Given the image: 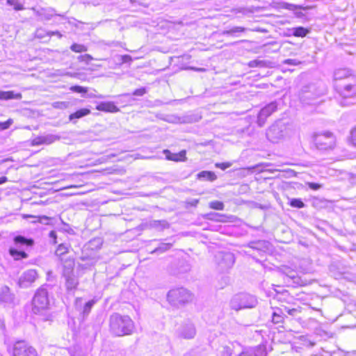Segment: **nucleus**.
I'll list each match as a JSON object with an SVG mask.
<instances>
[{
    "instance_id": "1",
    "label": "nucleus",
    "mask_w": 356,
    "mask_h": 356,
    "mask_svg": "<svg viewBox=\"0 0 356 356\" xmlns=\"http://www.w3.org/2000/svg\"><path fill=\"white\" fill-rule=\"evenodd\" d=\"M334 87L341 98L339 103L342 106L356 103V76L348 68H339L334 72Z\"/></svg>"
},
{
    "instance_id": "2",
    "label": "nucleus",
    "mask_w": 356,
    "mask_h": 356,
    "mask_svg": "<svg viewBox=\"0 0 356 356\" xmlns=\"http://www.w3.org/2000/svg\"><path fill=\"white\" fill-rule=\"evenodd\" d=\"M134 327V323L129 316L114 313L110 316V332L116 337L130 335L133 333Z\"/></svg>"
},
{
    "instance_id": "3",
    "label": "nucleus",
    "mask_w": 356,
    "mask_h": 356,
    "mask_svg": "<svg viewBox=\"0 0 356 356\" xmlns=\"http://www.w3.org/2000/svg\"><path fill=\"white\" fill-rule=\"evenodd\" d=\"M258 304L256 296L246 293L234 295L230 300V307L236 311L255 307Z\"/></svg>"
},
{
    "instance_id": "4",
    "label": "nucleus",
    "mask_w": 356,
    "mask_h": 356,
    "mask_svg": "<svg viewBox=\"0 0 356 356\" xmlns=\"http://www.w3.org/2000/svg\"><path fill=\"white\" fill-rule=\"evenodd\" d=\"M47 287L48 285H42L36 291L32 300V310L33 313L37 314L42 310L48 309L49 300Z\"/></svg>"
},
{
    "instance_id": "5",
    "label": "nucleus",
    "mask_w": 356,
    "mask_h": 356,
    "mask_svg": "<svg viewBox=\"0 0 356 356\" xmlns=\"http://www.w3.org/2000/svg\"><path fill=\"white\" fill-rule=\"evenodd\" d=\"M313 142L317 149L321 151L332 150L336 145V138L333 134L327 131L314 134Z\"/></svg>"
},
{
    "instance_id": "6",
    "label": "nucleus",
    "mask_w": 356,
    "mask_h": 356,
    "mask_svg": "<svg viewBox=\"0 0 356 356\" xmlns=\"http://www.w3.org/2000/svg\"><path fill=\"white\" fill-rule=\"evenodd\" d=\"M167 297L168 301L174 305L184 304L191 300V293L184 288L170 290Z\"/></svg>"
},
{
    "instance_id": "7",
    "label": "nucleus",
    "mask_w": 356,
    "mask_h": 356,
    "mask_svg": "<svg viewBox=\"0 0 356 356\" xmlns=\"http://www.w3.org/2000/svg\"><path fill=\"white\" fill-rule=\"evenodd\" d=\"M287 134V127L282 121H277L270 126L266 131V137L272 143H277Z\"/></svg>"
},
{
    "instance_id": "8",
    "label": "nucleus",
    "mask_w": 356,
    "mask_h": 356,
    "mask_svg": "<svg viewBox=\"0 0 356 356\" xmlns=\"http://www.w3.org/2000/svg\"><path fill=\"white\" fill-rule=\"evenodd\" d=\"M218 268L220 272H226L232 268L235 262L234 254L230 252H220L215 256Z\"/></svg>"
},
{
    "instance_id": "9",
    "label": "nucleus",
    "mask_w": 356,
    "mask_h": 356,
    "mask_svg": "<svg viewBox=\"0 0 356 356\" xmlns=\"http://www.w3.org/2000/svg\"><path fill=\"white\" fill-rule=\"evenodd\" d=\"M36 350L25 341H16L13 345V356H36Z\"/></svg>"
},
{
    "instance_id": "10",
    "label": "nucleus",
    "mask_w": 356,
    "mask_h": 356,
    "mask_svg": "<svg viewBox=\"0 0 356 356\" xmlns=\"http://www.w3.org/2000/svg\"><path fill=\"white\" fill-rule=\"evenodd\" d=\"M38 278V273L34 269H29L22 273L18 280V285L20 288L30 287Z\"/></svg>"
},
{
    "instance_id": "11",
    "label": "nucleus",
    "mask_w": 356,
    "mask_h": 356,
    "mask_svg": "<svg viewBox=\"0 0 356 356\" xmlns=\"http://www.w3.org/2000/svg\"><path fill=\"white\" fill-rule=\"evenodd\" d=\"M277 110V103L274 101L262 108L257 116V123L259 127H263L266 119Z\"/></svg>"
},
{
    "instance_id": "12",
    "label": "nucleus",
    "mask_w": 356,
    "mask_h": 356,
    "mask_svg": "<svg viewBox=\"0 0 356 356\" xmlns=\"http://www.w3.org/2000/svg\"><path fill=\"white\" fill-rule=\"evenodd\" d=\"M179 337L185 339H193L196 334V328L192 323L188 322L182 324L177 330Z\"/></svg>"
},
{
    "instance_id": "13",
    "label": "nucleus",
    "mask_w": 356,
    "mask_h": 356,
    "mask_svg": "<svg viewBox=\"0 0 356 356\" xmlns=\"http://www.w3.org/2000/svg\"><path fill=\"white\" fill-rule=\"evenodd\" d=\"M95 302L96 301L95 300H91L84 303L81 298H77L74 302V307L75 309L82 314L83 318H85L89 314Z\"/></svg>"
},
{
    "instance_id": "14",
    "label": "nucleus",
    "mask_w": 356,
    "mask_h": 356,
    "mask_svg": "<svg viewBox=\"0 0 356 356\" xmlns=\"http://www.w3.org/2000/svg\"><path fill=\"white\" fill-rule=\"evenodd\" d=\"M60 139V136L49 134H46V135H43V136H38L35 137V138H33L31 140V144L32 146H38V145H51V144L55 143L56 141L59 140Z\"/></svg>"
},
{
    "instance_id": "15",
    "label": "nucleus",
    "mask_w": 356,
    "mask_h": 356,
    "mask_svg": "<svg viewBox=\"0 0 356 356\" xmlns=\"http://www.w3.org/2000/svg\"><path fill=\"white\" fill-rule=\"evenodd\" d=\"M282 274L284 275V281L289 283L291 281L293 284H300L301 279L296 270L289 266H283L281 269Z\"/></svg>"
},
{
    "instance_id": "16",
    "label": "nucleus",
    "mask_w": 356,
    "mask_h": 356,
    "mask_svg": "<svg viewBox=\"0 0 356 356\" xmlns=\"http://www.w3.org/2000/svg\"><path fill=\"white\" fill-rule=\"evenodd\" d=\"M15 296L10 292V289L3 286L0 289V305L6 306H10L13 304Z\"/></svg>"
},
{
    "instance_id": "17",
    "label": "nucleus",
    "mask_w": 356,
    "mask_h": 356,
    "mask_svg": "<svg viewBox=\"0 0 356 356\" xmlns=\"http://www.w3.org/2000/svg\"><path fill=\"white\" fill-rule=\"evenodd\" d=\"M65 286L68 292L74 291L79 285L78 277L70 271H65Z\"/></svg>"
},
{
    "instance_id": "18",
    "label": "nucleus",
    "mask_w": 356,
    "mask_h": 356,
    "mask_svg": "<svg viewBox=\"0 0 356 356\" xmlns=\"http://www.w3.org/2000/svg\"><path fill=\"white\" fill-rule=\"evenodd\" d=\"M96 109L107 113H118L120 111L119 108L113 102H102L96 106Z\"/></svg>"
},
{
    "instance_id": "19",
    "label": "nucleus",
    "mask_w": 356,
    "mask_h": 356,
    "mask_svg": "<svg viewBox=\"0 0 356 356\" xmlns=\"http://www.w3.org/2000/svg\"><path fill=\"white\" fill-rule=\"evenodd\" d=\"M27 218H34L35 220L32 221L33 223H40L42 225H54L56 223V218L52 217H48L47 216H35L29 215L26 216Z\"/></svg>"
},
{
    "instance_id": "20",
    "label": "nucleus",
    "mask_w": 356,
    "mask_h": 356,
    "mask_svg": "<svg viewBox=\"0 0 356 356\" xmlns=\"http://www.w3.org/2000/svg\"><path fill=\"white\" fill-rule=\"evenodd\" d=\"M14 242L17 248H22L23 246L30 247L34 243V241L32 238H27L21 235L15 236L14 238Z\"/></svg>"
},
{
    "instance_id": "21",
    "label": "nucleus",
    "mask_w": 356,
    "mask_h": 356,
    "mask_svg": "<svg viewBox=\"0 0 356 356\" xmlns=\"http://www.w3.org/2000/svg\"><path fill=\"white\" fill-rule=\"evenodd\" d=\"M312 6H296L293 4H289L287 8L291 10H293L296 15L298 17H302L305 16L303 11H307L309 9H311Z\"/></svg>"
},
{
    "instance_id": "22",
    "label": "nucleus",
    "mask_w": 356,
    "mask_h": 356,
    "mask_svg": "<svg viewBox=\"0 0 356 356\" xmlns=\"http://www.w3.org/2000/svg\"><path fill=\"white\" fill-rule=\"evenodd\" d=\"M285 316L282 308H275L272 314V322L275 324L282 323Z\"/></svg>"
},
{
    "instance_id": "23",
    "label": "nucleus",
    "mask_w": 356,
    "mask_h": 356,
    "mask_svg": "<svg viewBox=\"0 0 356 356\" xmlns=\"http://www.w3.org/2000/svg\"><path fill=\"white\" fill-rule=\"evenodd\" d=\"M9 253L15 260H20L28 257V254L24 250H19L15 248H10Z\"/></svg>"
},
{
    "instance_id": "24",
    "label": "nucleus",
    "mask_w": 356,
    "mask_h": 356,
    "mask_svg": "<svg viewBox=\"0 0 356 356\" xmlns=\"http://www.w3.org/2000/svg\"><path fill=\"white\" fill-rule=\"evenodd\" d=\"M21 94L15 93L13 91H0V99L8 100L12 99H20Z\"/></svg>"
},
{
    "instance_id": "25",
    "label": "nucleus",
    "mask_w": 356,
    "mask_h": 356,
    "mask_svg": "<svg viewBox=\"0 0 356 356\" xmlns=\"http://www.w3.org/2000/svg\"><path fill=\"white\" fill-rule=\"evenodd\" d=\"M90 113V111L88 108H81L76 112L70 115L69 119L70 121L79 119Z\"/></svg>"
},
{
    "instance_id": "26",
    "label": "nucleus",
    "mask_w": 356,
    "mask_h": 356,
    "mask_svg": "<svg viewBox=\"0 0 356 356\" xmlns=\"http://www.w3.org/2000/svg\"><path fill=\"white\" fill-rule=\"evenodd\" d=\"M291 34L296 37H305L307 35V33H309V29L302 27V26H298L293 28L290 30Z\"/></svg>"
},
{
    "instance_id": "27",
    "label": "nucleus",
    "mask_w": 356,
    "mask_h": 356,
    "mask_svg": "<svg viewBox=\"0 0 356 356\" xmlns=\"http://www.w3.org/2000/svg\"><path fill=\"white\" fill-rule=\"evenodd\" d=\"M197 178L213 181L217 179V176L211 171H202L197 174Z\"/></svg>"
},
{
    "instance_id": "28",
    "label": "nucleus",
    "mask_w": 356,
    "mask_h": 356,
    "mask_svg": "<svg viewBox=\"0 0 356 356\" xmlns=\"http://www.w3.org/2000/svg\"><path fill=\"white\" fill-rule=\"evenodd\" d=\"M225 217L223 214H220L218 213L211 212L207 213L204 216V218L209 220L216 221V222H223L222 219Z\"/></svg>"
},
{
    "instance_id": "29",
    "label": "nucleus",
    "mask_w": 356,
    "mask_h": 356,
    "mask_svg": "<svg viewBox=\"0 0 356 356\" xmlns=\"http://www.w3.org/2000/svg\"><path fill=\"white\" fill-rule=\"evenodd\" d=\"M150 226L152 227H154V228H156V229H159L161 230L162 229H164L165 228H168L169 227V223L165 220H152L150 222Z\"/></svg>"
},
{
    "instance_id": "30",
    "label": "nucleus",
    "mask_w": 356,
    "mask_h": 356,
    "mask_svg": "<svg viewBox=\"0 0 356 356\" xmlns=\"http://www.w3.org/2000/svg\"><path fill=\"white\" fill-rule=\"evenodd\" d=\"M266 243L265 241H251L248 246L254 250H261L266 247Z\"/></svg>"
},
{
    "instance_id": "31",
    "label": "nucleus",
    "mask_w": 356,
    "mask_h": 356,
    "mask_svg": "<svg viewBox=\"0 0 356 356\" xmlns=\"http://www.w3.org/2000/svg\"><path fill=\"white\" fill-rule=\"evenodd\" d=\"M54 10H47L45 9H41L37 11V15L41 17L42 19L49 20L54 16Z\"/></svg>"
},
{
    "instance_id": "32",
    "label": "nucleus",
    "mask_w": 356,
    "mask_h": 356,
    "mask_svg": "<svg viewBox=\"0 0 356 356\" xmlns=\"http://www.w3.org/2000/svg\"><path fill=\"white\" fill-rule=\"evenodd\" d=\"M172 246V243H161L159 247L155 248L152 253H163L167 250H170Z\"/></svg>"
},
{
    "instance_id": "33",
    "label": "nucleus",
    "mask_w": 356,
    "mask_h": 356,
    "mask_svg": "<svg viewBox=\"0 0 356 356\" xmlns=\"http://www.w3.org/2000/svg\"><path fill=\"white\" fill-rule=\"evenodd\" d=\"M224 207L223 202L220 201L215 200L209 202V207L212 209L222 211Z\"/></svg>"
},
{
    "instance_id": "34",
    "label": "nucleus",
    "mask_w": 356,
    "mask_h": 356,
    "mask_svg": "<svg viewBox=\"0 0 356 356\" xmlns=\"http://www.w3.org/2000/svg\"><path fill=\"white\" fill-rule=\"evenodd\" d=\"M70 49L76 53H81L86 51L87 47L83 44L74 43L71 45Z\"/></svg>"
},
{
    "instance_id": "35",
    "label": "nucleus",
    "mask_w": 356,
    "mask_h": 356,
    "mask_svg": "<svg viewBox=\"0 0 356 356\" xmlns=\"http://www.w3.org/2000/svg\"><path fill=\"white\" fill-rule=\"evenodd\" d=\"M163 154H165V158L169 161H179L181 160L179 157V155L176 154H172L168 149L163 150Z\"/></svg>"
},
{
    "instance_id": "36",
    "label": "nucleus",
    "mask_w": 356,
    "mask_h": 356,
    "mask_svg": "<svg viewBox=\"0 0 356 356\" xmlns=\"http://www.w3.org/2000/svg\"><path fill=\"white\" fill-rule=\"evenodd\" d=\"M290 205L292 207L298 208V209L304 208L305 207V203L300 199H298V198L291 199L290 200Z\"/></svg>"
},
{
    "instance_id": "37",
    "label": "nucleus",
    "mask_w": 356,
    "mask_h": 356,
    "mask_svg": "<svg viewBox=\"0 0 356 356\" xmlns=\"http://www.w3.org/2000/svg\"><path fill=\"white\" fill-rule=\"evenodd\" d=\"M284 312V316H286V314H288L290 316H296L299 313H300V310L299 308H293L289 309L287 307H284V308H282Z\"/></svg>"
},
{
    "instance_id": "38",
    "label": "nucleus",
    "mask_w": 356,
    "mask_h": 356,
    "mask_svg": "<svg viewBox=\"0 0 356 356\" xmlns=\"http://www.w3.org/2000/svg\"><path fill=\"white\" fill-rule=\"evenodd\" d=\"M70 104L68 102H56L52 104V106L57 109H65L69 107Z\"/></svg>"
},
{
    "instance_id": "39",
    "label": "nucleus",
    "mask_w": 356,
    "mask_h": 356,
    "mask_svg": "<svg viewBox=\"0 0 356 356\" xmlns=\"http://www.w3.org/2000/svg\"><path fill=\"white\" fill-rule=\"evenodd\" d=\"M67 252H68V247L65 244L61 243L58 246V248L56 250V254L57 255H63V254H66Z\"/></svg>"
},
{
    "instance_id": "40",
    "label": "nucleus",
    "mask_w": 356,
    "mask_h": 356,
    "mask_svg": "<svg viewBox=\"0 0 356 356\" xmlns=\"http://www.w3.org/2000/svg\"><path fill=\"white\" fill-rule=\"evenodd\" d=\"M245 31V29L243 28V27H241V26H236V27H233L232 29L228 30V31H226L225 32V34H227V35H233L235 33H241V32H243Z\"/></svg>"
},
{
    "instance_id": "41",
    "label": "nucleus",
    "mask_w": 356,
    "mask_h": 356,
    "mask_svg": "<svg viewBox=\"0 0 356 356\" xmlns=\"http://www.w3.org/2000/svg\"><path fill=\"white\" fill-rule=\"evenodd\" d=\"M248 65L250 67H264L265 61L260 60H253L249 62Z\"/></svg>"
},
{
    "instance_id": "42",
    "label": "nucleus",
    "mask_w": 356,
    "mask_h": 356,
    "mask_svg": "<svg viewBox=\"0 0 356 356\" xmlns=\"http://www.w3.org/2000/svg\"><path fill=\"white\" fill-rule=\"evenodd\" d=\"M70 90L78 93H86L88 90L86 88L81 86H73L70 88Z\"/></svg>"
},
{
    "instance_id": "43",
    "label": "nucleus",
    "mask_w": 356,
    "mask_h": 356,
    "mask_svg": "<svg viewBox=\"0 0 356 356\" xmlns=\"http://www.w3.org/2000/svg\"><path fill=\"white\" fill-rule=\"evenodd\" d=\"M220 356H232V349L229 346H224L220 351Z\"/></svg>"
},
{
    "instance_id": "44",
    "label": "nucleus",
    "mask_w": 356,
    "mask_h": 356,
    "mask_svg": "<svg viewBox=\"0 0 356 356\" xmlns=\"http://www.w3.org/2000/svg\"><path fill=\"white\" fill-rule=\"evenodd\" d=\"M282 63L284 64V65H289L296 66V65H298L299 64H300L301 62L298 60L297 59L289 58V59H286V60H283Z\"/></svg>"
},
{
    "instance_id": "45",
    "label": "nucleus",
    "mask_w": 356,
    "mask_h": 356,
    "mask_svg": "<svg viewBox=\"0 0 356 356\" xmlns=\"http://www.w3.org/2000/svg\"><path fill=\"white\" fill-rule=\"evenodd\" d=\"M13 123V120L12 119H8L7 121L3 122H0V129L2 130L7 129L11 126Z\"/></svg>"
},
{
    "instance_id": "46",
    "label": "nucleus",
    "mask_w": 356,
    "mask_h": 356,
    "mask_svg": "<svg viewBox=\"0 0 356 356\" xmlns=\"http://www.w3.org/2000/svg\"><path fill=\"white\" fill-rule=\"evenodd\" d=\"M215 166L218 168H220L221 170H225L229 167L232 166V163L230 162H225V163H216L215 164Z\"/></svg>"
},
{
    "instance_id": "47",
    "label": "nucleus",
    "mask_w": 356,
    "mask_h": 356,
    "mask_svg": "<svg viewBox=\"0 0 356 356\" xmlns=\"http://www.w3.org/2000/svg\"><path fill=\"white\" fill-rule=\"evenodd\" d=\"M146 93H147L146 88H140L135 90L132 94H133V95H135V96H143Z\"/></svg>"
},
{
    "instance_id": "48",
    "label": "nucleus",
    "mask_w": 356,
    "mask_h": 356,
    "mask_svg": "<svg viewBox=\"0 0 356 356\" xmlns=\"http://www.w3.org/2000/svg\"><path fill=\"white\" fill-rule=\"evenodd\" d=\"M79 60L82 61L88 62L92 60V57L90 54H85L79 56Z\"/></svg>"
},
{
    "instance_id": "49",
    "label": "nucleus",
    "mask_w": 356,
    "mask_h": 356,
    "mask_svg": "<svg viewBox=\"0 0 356 356\" xmlns=\"http://www.w3.org/2000/svg\"><path fill=\"white\" fill-rule=\"evenodd\" d=\"M49 236L52 240L53 243L56 244L57 243V234L55 231H51L49 234Z\"/></svg>"
},
{
    "instance_id": "50",
    "label": "nucleus",
    "mask_w": 356,
    "mask_h": 356,
    "mask_svg": "<svg viewBox=\"0 0 356 356\" xmlns=\"http://www.w3.org/2000/svg\"><path fill=\"white\" fill-rule=\"evenodd\" d=\"M309 187L312 190L316 191V190H318L321 187V185L319 184H317V183L311 182V183H309Z\"/></svg>"
},
{
    "instance_id": "51",
    "label": "nucleus",
    "mask_w": 356,
    "mask_h": 356,
    "mask_svg": "<svg viewBox=\"0 0 356 356\" xmlns=\"http://www.w3.org/2000/svg\"><path fill=\"white\" fill-rule=\"evenodd\" d=\"M199 203V200L197 199H192L190 201H187L186 204L191 207H196Z\"/></svg>"
},
{
    "instance_id": "52",
    "label": "nucleus",
    "mask_w": 356,
    "mask_h": 356,
    "mask_svg": "<svg viewBox=\"0 0 356 356\" xmlns=\"http://www.w3.org/2000/svg\"><path fill=\"white\" fill-rule=\"evenodd\" d=\"M351 138L353 143L356 145V127L351 131Z\"/></svg>"
},
{
    "instance_id": "53",
    "label": "nucleus",
    "mask_w": 356,
    "mask_h": 356,
    "mask_svg": "<svg viewBox=\"0 0 356 356\" xmlns=\"http://www.w3.org/2000/svg\"><path fill=\"white\" fill-rule=\"evenodd\" d=\"M48 36L57 35L58 38L62 37V34L59 31H49L46 33Z\"/></svg>"
},
{
    "instance_id": "54",
    "label": "nucleus",
    "mask_w": 356,
    "mask_h": 356,
    "mask_svg": "<svg viewBox=\"0 0 356 356\" xmlns=\"http://www.w3.org/2000/svg\"><path fill=\"white\" fill-rule=\"evenodd\" d=\"M44 31L42 30V29H38L36 31V35L39 38H42L44 37Z\"/></svg>"
},
{
    "instance_id": "55",
    "label": "nucleus",
    "mask_w": 356,
    "mask_h": 356,
    "mask_svg": "<svg viewBox=\"0 0 356 356\" xmlns=\"http://www.w3.org/2000/svg\"><path fill=\"white\" fill-rule=\"evenodd\" d=\"M15 9L16 10H22L23 9V6L20 3H19L17 1V3L15 5Z\"/></svg>"
},
{
    "instance_id": "56",
    "label": "nucleus",
    "mask_w": 356,
    "mask_h": 356,
    "mask_svg": "<svg viewBox=\"0 0 356 356\" xmlns=\"http://www.w3.org/2000/svg\"><path fill=\"white\" fill-rule=\"evenodd\" d=\"M7 3L9 5L14 6L17 3V0H7Z\"/></svg>"
},
{
    "instance_id": "57",
    "label": "nucleus",
    "mask_w": 356,
    "mask_h": 356,
    "mask_svg": "<svg viewBox=\"0 0 356 356\" xmlns=\"http://www.w3.org/2000/svg\"><path fill=\"white\" fill-rule=\"evenodd\" d=\"M7 181V177H0V185Z\"/></svg>"
},
{
    "instance_id": "58",
    "label": "nucleus",
    "mask_w": 356,
    "mask_h": 356,
    "mask_svg": "<svg viewBox=\"0 0 356 356\" xmlns=\"http://www.w3.org/2000/svg\"><path fill=\"white\" fill-rule=\"evenodd\" d=\"M5 328V325H4V323L2 320L0 319V330H3Z\"/></svg>"
},
{
    "instance_id": "59",
    "label": "nucleus",
    "mask_w": 356,
    "mask_h": 356,
    "mask_svg": "<svg viewBox=\"0 0 356 356\" xmlns=\"http://www.w3.org/2000/svg\"><path fill=\"white\" fill-rule=\"evenodd\" d=\"M127 58H130V56H123V61L126 62Z\"/></svg>"
},
{
    "instance_id": "60",
    "label": "nucleus",
    "mask_w": 356,
    "mask_h": 356,
    "mask_svg": "<svg viewBox=\"0 0 356 356\" xmlns=\"http://www.w3.org/2000/svg\"><path fill=\"white\" fill-rule=\"evenodd\" d=\"M180 154V156H185L186 152H185V151H182V152H180V154Z\"/></svg>"
},
{
    "instance_id": "61",
    "label": "nucleus",
    "mask_w": 356,
    "mask_h": 356,
    "mask_svg": "<svg viewBox=\"0 0 356 356\" xmlns=\"http://www.w3.org/2000/svg\"><path fill=\"white\" fill-rule=\"evenodd\" d=\"M197 71H204L205 70L203 68H198L197 69Z\"/></svg>"
},
{
    "instance_id": "62",
    "label": "nucleus",
    "mask_w": 356,
    "mask_h": 356,
    "mask_svg": "<svg viewBox=\"0 0 356 356\" xmlns=\"http://www.w3.org/2000/svg\"><path fill=\"white\" fill-rule=\"evenodd\" d=\"M122 96H129V93H125V94L122 95Z\"/></svg>"
},
{
    "instance_id": "63",
    "label": "nucleus",
    "mask_w": 356,
    "mask_h": 356,
    "mask_svg": "<svg viewBox=\"0 0 356 356\" xmlns=\"http://www.w3.org/2000/svg\"><path fill=\"white\" fill-rule=\"evenodd\" d=\"M88 97H95V95H92V94H90V95H88Z\"/></svg>"
},
{
    "instance_id": "64",
    "label": "nucleus",
    "mask_w": 356,
    "mask_h": 356,
    "mask_svg": "<svg viewBox=\"0 0 356 356\" xmlns=\"http://www.w3.org/2000/svg\"><path fill=\"white\" fill-rule=\"evenodd\" d=\"M312 356H323V355H313Z\"/></svg>"
}]
</instances>
